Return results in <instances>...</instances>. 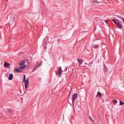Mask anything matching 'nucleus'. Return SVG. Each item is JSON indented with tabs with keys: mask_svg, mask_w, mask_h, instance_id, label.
I'll use <instances>...</instances> for the list:
<instances>
[{
	"mask_svg": "<svg viewBox=\"0 0 124 124\" xmlns=\"http://www.w3.org/2000/svg\"><path fill=\"white\" fill-rule=\"evenodd\" d=\"M62 67H59L58 69V72L56 73V75H59V77L62 75Z\"/></svg>",
	"mask_w": 124,
	"mask_h": 124,
	"instance_id": "1",
	"label": "nucleus"
},
{
	"mask_svg": "<svg viewBox=\"0 0 124 124\" xmlns=\"http://www.w3.org/2000/svg\"><path fill=\"white\" fill-rule=\"evenodd\" d=\"M77 98H78V94L77 93H74L72 97L73 104H74V102H75V99H77Z\"/></svg>",
	"mask_w": 124,
	"mask_h": 124,
	"instance_id": "2",
	"label": "nucleus"
},
{
	"mask_svg": "<svg viewBox=\"0 0 124 124\" xmlns=\"http://www.w3.org/2000/svg\"><path fill=\"white\" fill-rule=\"evenodd\" d=\"M20 65H22L21 66H20V68H21L22 69H24L25 68H26V65H25V62L22 61L20 63Z\"/></svg>",
	"mask_w": 124,
	"mask_h": 124,
	"instance_id": "3",
	"label": "nucleus"
},
{
	"mask_svg": "<svg viewBox=\"0 0 124 124\" xmlns=\"http://www.w3.org/2000/svg\"><path fill=\"white\" fill-rule=\"evenodd\" d=\"M24 82L25 83V89H28V87H29V79H27Z\"/></svg>",
	"mask_w": 124,
	"mask_h": 124,
	"instance_id": "4",
	"label": "nucleus"
},
{
	"mask_svg": "<svg viewBox=\"0 0 124 124\" xmlns=\"http://www.w3.org/2000/svg\"><path fill=\"white\" fill-rule=\"evenodd\" d=\"M117 27L119 28L120 29H123L124 28V26H123V24L121 23V22H119V21L117 22V24H116Z\"/></svg>",
	"mask_w": 124,
	"mask_h": 124,
	"instance_id": "5",
	"label": "nucleus"
},
{
	"mask_svg": "<svg viewBox=\"0 0 124 124\" xmlns=\"http://www.w3.org/2000/svg\"><path fill=\"white\" fill-rule=\"evenodd\" d=\"M77 61L79 64V66L83 63V60H82L81 58H78Z\"/></svg>",
	"mask_w": 124,
	"mask_h": 124,
	"instance_id": "6",
	"label": "nucleus"
},
{
	"mask_svg": "<svg viewBox=\"0 0 124 124\" xmlns=\"http://www.w3.org/2000/svg\"><path fill=\"white\" fill-rule=\"evenodd\" d=\"M4 66H5V67L8 68V67H9V66H10V64L7 63V62H5L4 63Z\"/></svg>",
	"mask_w": 124,
	"mask_h": 124,
	"instance_id": "7",
	"label": "nucleus"
},
{
	"mask_svg": "<svg viewBox=\"0 0 124 124\" xmlns=\"http://www.w3.org/2000/svg\"><path fill=\"white\" fill-rule=\"evenodd\" d=\"M13 79V74H10L8 78L9 80H12Z\"/></svg>",
	"mask_w": 124,
	"mask_h": 124,
	"instance_id": "8",
	"label": "nucleus"
},
{
	"mask_svg": "<svg viewBox=\"0 0 124 124\" xmlns=\"http://www.w3.org/2000/svg\"><path fill=\"white\" fill-rule=\"evenodd\" d=\"M21 68H16L15 69V71H16V72H21Z\"/></svg>",
	"mask_w": 124,
	"mask_h": 124,
	"instance_id": "9",
	"label": "nucleus"
},
{
	"mask_svg": "<svg viewBox=\"0 0 124 124\" xmlns=\"http://www.w3.org/2000/svg\"><path fill=\"white\" fill-rule=\"evenodd\" d=\"M112 22H113L115 25H117L119 20L118 19H112Z\"/></svg>",
	"mask_w": 124,
	"mask_h": 124,
	"instance_id": "10",
	"label": "nucleus"
},
{
	"mask_svg": "<svg viewBox=\"0 0 124 124\" xmlns=\"http://www.w3.org/2000/svg\"><path fill=\"white\" fill-rule=\"evenodd\" d=\"M96 96H98L99 97H101V93H100V92H98Z\"/></svg>",
	"mask_w": 124,
	"mask_h": 124,
	"instance_id": "11",
	"label": "nucleus"
},
{
	"mask_svg": "<svg viewBox=\"0 0 124 124\" xmlns=\"http://www.w3.org/2000/svg\"><path fill=\"white\" fill-rule=\"evenodd\" d=\"M119 102L120 106H123V105H124V103L122 102V101H120Z\"/></svg>",
	"mask_w": 124,
	"mask_h": 124,
	"instance_id": "12",
	"label": "nucleus"
},
{
	"mask_svg": "<svg viewBox=\"0 0 124 124\" xmlns=\"http://www.w3.org/2000/svg\"><path fill=\"white\" fill-rule=\"evenodd\" d=\"M89 120L91 122H93V118H92V117H89Z\"/></svg>",
	"mask_w": 124,
	"mask_h": 124,
	"instance_id": "13",
	"label": "nucleus"
},
{
	"mask_svg": "<svg viewBox=\"0 0 124 124\" xmlns=\"http://www.w3.org/2000/svg\"><path fill=\"white\" fill-rule=\"evenodd\" d=\"M26 80V75H24L23 82H25Z\"/></svg>",
	"mask_w": 124,
	"mask_h": 124,
	"instance_id": "14",
	"label": "nucleus"
},
{
	"mask_svg": "<svg viewBox=\"0 0 124 124\" xmlns=\"http://www.w3.org/2000/svg\"><path fill=\"white\" fill-rule=\"evenodd\" d=\"M8 111L9 113H11L12 112V110L11 109H8Z\"/></svg>",
	"mask_w": 124,
	"mask_h": 124,
	"instance_id": "15",
	"label": "nucleus"
},
{
	"mask_svg": "<svg viewBox=\"0 0 124 124\" xmlns=\"http://www.w3.org/2000/svg\"><path fill=\"white\" fill-rule=\"evenodd\" d=\"M113 103H115L116 104V103H117V101L116 100H114L113 101Z\"/></svg>",
	"mask_w": 124,
	"mask_h": 124,
	"instance_id": "16",
	"label": "nucleus"
},
{
	"mask_svg": "<svg viewBox=\"0 0 124 124\" xmlns=\"http://www.w3.org/2000/svg\"><path fill=\"white\" fill-rule=\"evenodd\" d=\"M108 22H109V20H105V23H106V24H107Z\"/></svg>",
	"mask_w": 124,
	"mask_h": 124,
	"instance_id": "17",
	"label": "nucleus"
},
{
	"mask_svg": "<svg viewBox=\"0 0 124 124\" xmlns=\"http://www.w3.org/2000/svg\"><path fill=\"white\" fill-rule=\"evenodd\" d=\"M94 48H98V46H94Z\"/></svg>",
	"mask_w": 124,
	"mask_h": 124,
	"instance_id": "18",
	"label": "nucleus"
}]
</instances>
